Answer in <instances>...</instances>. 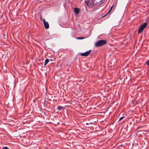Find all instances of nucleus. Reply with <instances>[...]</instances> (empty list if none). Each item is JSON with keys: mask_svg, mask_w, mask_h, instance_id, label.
Masks as SVG:
<instances>
[{"mask_svg": "<svg viewBox=\"0 0 149 149\" xmlns=\"http://www.w3.org/2000/svg\"><path fill=\"white\" fill-rule=\"evenodd\" d=\"M106 43V41L105 40H100L97 42L95 44V46L99 47L104 45Z\"/></svg>", "mask_w": 149, "mask_h": 149, "instance_id": "f257e3e1", "label": "nucleus"}, {"mask_svg": "<svg viewBox=\"0 0 149 149\" xmlns=\"http://www.w3.org/2000/svg\"><path fill=\"white\" fill-rule=\"evenodd\" d=\"M147 23L146 22H145L142 24L139 28L138 31V33L139 34L141 33L143 31L144 29L146 28L147 26Z\"/></svg>", "mask_w": 149, "mask_h": 149, "instance_id": "f03ea898", "label": "nucleus"}, {"mask_svg": "<svg viewBox=\"0 0 149 149\" xmlns=\"http://www.w3.org/2000/svg\"><path fill=\"white\" fill-rule=\"evenodd\" d=\"M95 0H88L85 1V2L88 5L89 4L91 6H93L95 4Z\"/></svg>", "mask_w": 149, "mask_h": 149, "instance_id": "7ed1b4c3", "label": "nucleus"}, {"mask_svg": "<svg viewBox=\"0 0 149 149\" xmlns=\"http://www.w3.org/2000/svg\"><path fill=\"white\" fill-rule=\"evenodd\" d=\"M91 50L81 54V55L83 56H88L91 53Z\"/></svg>", "mask_w": 149, "mask_h": 149, "instance_id": "20e7f679", "label": "nucleus"}, {"mask_svg": "<svg viewBox=\"0 0 149 149\" xmlns=\"http://www.w3.org/2000/svg\"><path fill=\"white\" fill-rule=\"evenodd\" d=\"M43 22L45 29H48L49 27L48 23L47 22H46L45 19L43 20Z\"/></svg>", "mask_w": 149, "mask_h": 149, "instance_id": "39448f33", "label": "nucleus"}, {"mask_svg": "<svg viewBox=\"0 0 149 149\" xmlns=\"http://www.w3.org/2000/svg\"><path fill=\"white\" fill-rule=\"evenodd\" d=\"M74 12L76 14H77L79 12V10L78 8H76L74 9Z\"/></svg>", "mask_w": 149, "mask_h": 149, "instance_id": "423d86ee", "label": "nucleus"}, {"mask_svg": "<svg viewBox=\"0 0 149 149\" xmlns=\"http://www.w3.org/2000/svg\"><path fill=\"white\" fill-rule=\"evenodd\" d=\"M49 62L48 59H47L45 60V62L44 66H45Z\"/></svg>", "mask_w": 149, "mask_h": 149, "instance_id": "0eeeda50", "label": "nucleus"}, {"mask_svg": "<svg viewBox=\"0 0 149 149\" xmlns=\"http://www.w3.org/2000/svg\"><path fill=\"white\" fill-rule=\"evenodd\" d=\"M63 108V107H61V106H59L57 107V109L58 111H60L61 109H62Z\"/></svg>", "mask_w": 149, "mask_h": 149, "instance_id": "6e6552de", "label": "nucleus"}, {"mask_svg": "<svg viewBox=\"0 0 149 149\" xmlns=\"http://www.w3.org/2000/svg\"><path fill=\"white\" fill-rule=\"evenodd\" d=\"M124 116L120 118L119 119V120H118V121H120L121 120H122L124 118Z\"/></svg>", "mask_w": 149, "mask_h": 149, "instance_id": "1a4fd4ad", "label": "nucleus"}, {"mask_svg": "<svg viewBox=\"0 0 149 149\" xmlns=\"http://www.w3.org/2000/svg\"><path fill=\"white\" fill-rule=\"evenodd\" d=\"M84 38L83 37H78L77 38L78 39H84Z\"/></svg>", "mask_w": 149, "mask_h": 149, "instance_id": "9d476101", "label": "nucleus"}, {"mask_svg": "<svg viewBox=\"0 0 149 149\" xmlns=\"http://www.w3.org/2000/svg\"><path fill=\"white\" fill-rule=\"evenodd\" d=\"M146 64L148 65H149V60L147 61L146 62Z\"/></svg>", "mask_w": 149, "mask_h": 149, "instance_id": "9b49d317", "label": "nucleus"}, {"mask_svg": "<svg viewBox=\"0 0 149 149\" xmlns=\"http://www.w3.org/2000/svg\"><path fill=\"white\" fill-rule=\"evenodd\" d=\"M3 149H9L7 147H3Z\"/></svg>", "mask_w": 149, "mask_h": 149, "instance_id": "f8f14e48", "label": "nucleus"}, {"mask_svg": "<svg viewBox=\"0 0 149 149\" xmlns=\"http://www.w3.org/2000/svg\"><path fill=\"white\" fill-rule=\"evenodd\" d=\"M113 5L111 6V8H110V10L109 11H110L112 9V7H113Z\"/></svg>", "mask_w": 149, "mask_h": 149, "instance_id": "ddd939ff", "label": "nucleus"}, {"mask_svg": "<svg viewBox=\"0 0 149 149\" xmlns=\"http://www.w3.org/2000/svg\"><path fill=\"white\" fill-rule=\"evenodd\" d=\"M40 19H41V20H42V18H41V17H40Z\"/></svg>", "mask_w": 149, "mask_h": 149, "instance_id": "4468645a", "label": "nucleus"}]
</instances>
